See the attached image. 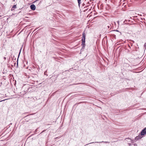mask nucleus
<instances>
[{
	"instance_id": "obj_1",
	"label": "nucleus",
	"mask_w": 146,
	"mask_h": 146,
	"mask_svg": "<svg viewBox=\"0 0 146 146\" xmlns=\"http://www.w3.org/2000/svg\"><path fill=\"white\" fill-rule=\"evenodd\" d=\"M85 35L84 33H82V45L84 46L85 45Z\"/></svg>"
},
{
	"instance_id": "obj_2",
	"label": "nucleus",
	"mask_w": 146,
	"mask_h": 146,
	"mask_svg": "<svg viewBox=\"0 0 146 146\" xmlns=\"http://www.w3.org/2000/svg\"><path fill=\"white\" fill-rule=\"evenodd\" d=\"M142 135H141L140 134L138 136L136 137L135 138V140L137 141L139 139H141L142 138V137H141Z\"/></svg>"
},
{
	"instance_id": "obj_3",
	"label": "nucleus",
	"mask_w": 146,
	"mask_h": 146,
	"mask_svg": "<svg viewBox=\"0 0 146 146\" xmlns=\"http://www.w3.org/2000/svg\"><path fill=\"white\" fill-rule=\"evenodd\" d=\"M30 8L31 10H35L36 9V7L34 5L32 4L30 6Z\"/></svg>"
},
{
	"instance_id": "obj_4",
	"label": "nucleus",
	"mask_w": 146,
	"mask_h": 146,
	"mask_svg": "<svg viewBox=\"0 0 146 146\" xmlns=\"http://www.w3.org/2000/svg\"><path fill=\"white\" fill-rule=\"evenodd\" d=\"M22 47H23V46L20 49V50H19V54L18 56V57L17 59V66H18V58H19V56H20V53H21V49H22Z\"/></svg>"
},
{
	"instance_id": "obj_5",
	"label": "nucleus",
	"mask_w": 146,
	"mask_h": 146,
	"mask_svg": "<svg viewBox=\"0 0 146 146\" xmlns=\"http://www.w3.org/2000/svg\"><path fill=\"white\" fill-rule=\"evenodd\" d=\"M27 88V90H24V91L25 92H27L28 90H29V88H28V86H27V85H25L23 87V88Z\"/></svg>"
},
{
	"instance_id": "obj_6",
	"label": "nucleus",
	"mask_w": 146,
	"mask_h": 146,
	"mask_svg": "<svg viewBox=\"0 0 146 146\" xmlns=\"http://www.w3.org/2000/svg\"><path fill=\"white\" fill-rule=\"evenodd\" d=\"M17 8L16 5H14L12 7L11 10L12 11L13 10H14V9H16Z\"/></svg>"
},
{
	"instance_id": "obj_7",
	"label": "nucleus",
	"mask_w": 146,
	"mask_h": 146,
	"mask_svg": "<svg viewBox=\"0 0 146 146\" xmlns=\"http://www.w3.org/2000/svg\"><path fill=\"white\" fill-rule=\"evenodd\" d=\"M85 46H82V47L81 49L80 53H81V52L83 51V50L85 48Z\"/></svg>"
},
{
	"instance_id": "obj_8",
	"label": "nucleus",
	"mask_w": 146,
	"mask_h": 146,
	"mask_svg": "<svg viewBox=\"0 0 146 146\" xmlns=\"http://www.w3.org/2000/svg\"><path fill=\"white\" fill-rule=\"evenodd\" d=\"M101 142H105V143H109V142H104V141ZM95 143H101V142H95ZM94 143V142H93L90 143L89 144L93 143Z\"/></svg>"
},
{
	"instance_id": "obj_9",
	"label": "nucleus",
	"mask_w": 146,
	"mask_h": 146,
	"mask_svg": "<svg viewBox=\"0 0 146 146\" xmlns=\"http://www.w3.org/2000/svg\"><path fill=\"white\" fill-rule=\"evenodd\" d=\"M78 6L80 7L81 3V0H77Z\"/></svg>"
},
{
	"instance_id": "obj_10",
	"label": "nucleus",
	"mask_w": 146,
	"mask_h": 146,
	"mask_svg": "<svg viewBox=\"0 0 146 146\" xmlns=\"http://www.w3.org/2000/svg\"><path fill=\"white\" fill-rule=\"evenodd\" d=\"M92 7H90V8L88 9L89 8H87L86 9V11H87L88 12L90 11L92 9Z\"/></svg>"
},
{
	"instance_id": "obj_11",
	"label": "nucleus",
	"mask_w": 146,
	"mask_h": 146,
	"mask_svg": "<svg viewBox=\"0 0 146 146\" xmlns=\"http://www.w3.org/2000/svg\"><path fill=\"white\" fill-rule=\"evenodd\" d=\"M114 31H116L117 32H119V35H121V32H119L118 30H115Z\"/></svg>"
},
{
	"instance_id": "obj_12",
	"label": "nucleus",
	"mask_w": 146,
	"mask_h": 146,
	"mask_svg": "<svg viewBox=\"0 0 146 146\" xmlns=\"http://www.w3.org/2000/svg\"><path fill=\"white\" fill-rule=\"evenodd\" d=\"M90 6V5H86V7L87 8L88 7H89V6Z\"/></svg>"
},
{
	"instance_id": "obj_13",
	"label": "nucleus",
	"mask_w": 146,
	"mask_h": 146,
	"mask_svg": "<svg viewBox=\"0 0 146 146\" xmlns=\"http://www.w3.org/2000/svg\"><path fill=\"white\" fill-rule=\"evenodd\" d=\"M6 100V99H5V100H2L1 101H0V102H2V101H5Z\"/></svg>"
},
{
	"instance_id": "obj_14",
	"label": "nucleus",
	"mask_w": 146,
	"mask_h": 146,
	"mask_svg": "<svg viewBox=\"0 0 146 146\" xmlns=\"http://www.w3.org/2000/svg\"><path fill=\"white\" fill-rule=\"evenodd\" d=\"M46 130H43L41 133H43V132H44Z\"/></svg>"
},
{
	"instance_id": "obj_15",
	"label": "nucleus",
	"mask_w": 146,
	"mask_h": 146,
	"mask_svg": "<svg viewBox=\"0 0 146 146\" xmlns=\"http://www.w3.org/2000/svg\"><path fill=\"white\" fill-rule=\"evenodd\" d=\"M85 5V4L84 3H83L82 4V6H84Z\"/></svg>"
},
{
	"instance_id": "obj_16",
	"label": "nucleus",
	"mask_w": 146,
	"mask_h": 146,
	"mask_svg": "<svg viewBox=\"0 0 146 146\" xmlns=\"http://www.w3.org/2000/svg\"><path fill=\"white\" fill-rule=\"evenodd\" d=\"M127 139H129L131 141H133V140H131V139L129 138H127Z\"/></svg>"
},
{
	"instance_id": "obj_17",
	"label": "nucleus",
	"mask_w": 146,
	"mask_h": 146,
	"mask_svg": "<svg viewBox=\"0 0 146 146\" xmlns=\"http://www.w3.org/2000/svg\"><path fill=\"white\" fill-rule=\"evenodd\" d=\"M37 129H36L35 130V132H37Z\"/></svg>"
},
{
	"instance_id": "obj_18",
	"label": "nucleus",
	"mask_w": 146,
	"mask_h": 146,
	"mask_svg": "<svg viewBox=\"0 0 146 146\" xmlns=\"http://www.w3.org/2000/svg\"><path fill=\"white\" fill-rule=\"evenodd\" d=\"M4 59H5H5H6V57H4Z\"/></svg>"
},
{
	"instance_id": "obj_19",
	"label": "nucleus",
	"mask_w": 146,
	"mask_h": 146,
	"mask_svg": "<svg viewBox=\"0 0 146 146\" xmlns=\"http://www.w3.org/2000/svg\"><path fill=\"white\" fill-rule=\"evenodd\" d=\"M1 84H2V83L1 82V84H0V86H1Z\"/></svg>"
},
{
	"instance_id": "obj_20",
	"label": "nucleus",
	"mask_w": 146,
	"mask_h": 146,
	"mask_svg": "<svg viewBox=\"0 0 146 146\" xmlns=\"http://www.w3.org/2000/svg\"><path fill=\"white\" fill-rule=\"evenodd\" d=\"M128 47H129V48H131L130 46H128Z\"/></svg>"
},
{
	"instance_id": "obj_21",
	"label": "nucleus",
	"mask_w": 146,
	"mask_h": 146,
	"mask_svg": "<svg viewBox=\"0 0 146 146\" xmlns=\"http://www.w3.org/2000/svg\"><path fill=\"white\" fill-rule=\"evenodd\" d=\"M28 116V115H27V116H25V117H27V116Z\"/></svg>"
},
{
	"instance_id": "obj_22",
	"label": "nucleus",
	"mask_w": 146,
	"mask_h": 146,
	"mask_svg": "<svg viewBox=\"0 0 146 146\" xmlns=\"http://www.w3.org/2000/svg\"><path fill=\"white\" fill-rule=\"evenodd\" d=\"M25 46H24V47H25ZM25 48V47H24V48L23 49H24Z\"/></svg>"
},
{
	"instance_id": "obj_23",
	"label": "nucleus",
	"mask_w": 146,
	"mask_h": 146,
	"mask_svg": "<svg viewBox=\"0 0 146 146\" xmlns=\"http://www.w3.org/2000/svg\"><path fill=\"white\" fill-rule=\"evenodd\" d=\"M108 28H110L109 26H108Z\"/></svg>"
},
{
	"instance_id": "obj_24",
	"label": "nucleus",
	"mask_w": 146,
	"mask_h": 146,
	"mask_svg": "<svg viewBox=\"0 0 146 146\" xmlns=\"http://www.w3.org/2000/svg\"><path fill=\"white\" fill-rule=\"evenodd\" d=\"M145 45H144V46H145Z\"/></svg>"
},
{
	"instance_id": "obj_25",
	"label": "nucleus",
	"mask_w": 146,
	"mask_h": 146,
	"mask_svg": "<svg viewBox=\"0 0 146 146\" xmlns=\"http://www.w3.org/2000/svg\"><path fill=\"white\" fill-rule=\"evenodd\" d=\"M57 138V137H56V138H55L56 139V138Z\"/></svg>"
},
{
	"instance_id": "obj_26",
	"label": "nucleus",
	"mask_w": 146,
	"mask_h": 146,
	"mask_svg": "<svg viewBox=\"0 0 146 146\" xmlns=\"http://www.w3.org/2000/svg\"><path fill=\"white\" fill-rule=\"evenodd\" d=\"M146 46V48H146V46Z\"/></svg>"
}]
</instances>
